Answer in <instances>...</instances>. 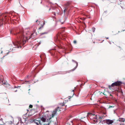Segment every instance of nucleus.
<instances>
[{"mask_svg": "<svg viewBox=\"0 0 125 125\" xmlns=\"http://www.w3.org/2000/svg\"><path fill=\"white\" fill-rule=\"evenodd\" d=\"M40 58L41 60L44 59L46 58L45 54H42L40 56Z\"/></svg>", "mask_w": 125, "mask_h": 125, "instance_id": "obj_12", "label": "nucleus"}, {"mask_svg": "<svg viewBox=\"0 0 125 125\" xmlns=\"http://www.w3.org/2000/svg\"><path fill=\"white\" fill-rule=\"evenodd\" d=\"M80 19H81L82 20H84L85 19V18H84L83 17V18H80Z\"/></svg>", "mask_w": 125, "mask_h": 125, "instance_id": "obj_20", "label": "nucleus"}, {"mask_svg": "<svg viewBox=\"0 0 125 125\" xmlns=\"http://www.w3.org/2000/svg\"><path fill=\"white\" fill-rule=\"evenodd\" d=\"M5 81H4L3 79L0 78V85L5 84Z\"/></svg>", "mask_w": 125, "mask_h": 125, "instance_id": "obj_10", "label": "nucleus"}, {"mask_svg": "<svg viewBox=\"0 0 125 125\" xmlns=\"http://www.w3.org/2000/svg\"><path fill=\"white\" fill-rule=\"evenodd\" d=\"M49 123L45 125L44 124V125H49Z\"/></svg>", "mask_w": 125, "mask_h": 125, "instance_id": "obj_29", "label": "nucleus"}, {"mask_svg": "<svg viewBox=\"0 0 125 125\" xmlns=\"http://www.w3.org/2000/svg\"><path fill=\"white\" fill-rule=\"evenodd\" d=\"M48 33V32H44L41 33H40V35H43L44 34H47Z\"/></svg>", "mask_w": 125, "mask_h": 125, "instance_id": "obj_16", "label": "nucleus"}, {"mask_svg": "<svg viewBox=\"0 0 125 125\" xmlns=\"http://www.w3.org/2000/svg\"><path fill=\"white\" fill-rule=\"evenodd\" d=\"M59 108V107H58L56 108L52 112V114L51 116V117L49 118V120H50L56 114L57 111L58 109Z\"/></svg>", "mask_w": 125, "mask_h": 125, "instance_id": "obj_5", "label": "nucleus"}, {"mask_svg": "<svg viewBox=\"0 0 125 125\" xmlns=\"http://www.w3.org/2000/svg\"><path fill=\"white\" fill-rule=\"evenodd\" d=\"M46 116H42L41 117V120L43 122H45L46 120Z\"/></svg>", "mask_w": 125, "mask_h": 125, "instance_id": "obj_9", "label": "nucleus"}, {"mask_svg": "<svg viewBox=\"0 0 125 125\" xmlns=\"http://www.w3.org/2000/svg\"><path fill=\"white\" fill-rule=\"evenodd\" d=\"M36 123L37 125H41V124L40 123V122L39 123V124L37 123Z\"/></svg>", "mask_w": 125, "mask_h": 125, "instance_id": "obj_26", "label": "nucleus"}, {"mask_svg": "<svg viewBox=\"0 0 125 125\" xmlns=\"http://www.w3.org/2000/svg\"><path fill=\"white\" fill-rule=\"evenodd\" d=\"M72 61H73L75 62V61H74V60H72Z\"/></svg>", "mask_w": 125, "mask_h": 125, "instance_id": "obj_35", "label": "nucleus"}, {"mask_svg": "<svg viewBox=\"0 0 125 125\" xmlns=\"http://www.w3.org/2000/svg\"><path fill=\"white\" fill-rule=\"evenodd\" d=\"M119 124L120 125H124V123H119Z\"/></svg>", "mask_w": 125, "mask_h": 125, "instance_id": "obj_23", "label": "nucleus"}, {"mask_svg": "<svg viewBox=\"0 0 125 125\" xmlns=\"http://www.w3.org/2000/svg\"><path fill=\"white\" fill-rule=\"evenodd\" d=\"M89 52V53H90V52Z\"/></svg>", "mask_w": 125, "mask_h": 125, "instance_id": "obj_41", "label": "nucleus"}, {"mask_svg": "<svg viewBox=\"0 0 125 125\" xmlns=\"http://www.w3.org/2000/svg\"><path fill=\"white\" fill-rule=\"evenodd\" d=\"M17 91V90H15V91H15V92H16V91Z\"/></svg>", "mask_w": 125, "mask_h": 125, "instance_id": "obj_37", "label": "nucleus"}, {"mask_svg": "<svg viewBox=\"0 0 125 125\" xmlns=\"http://www.w3.org/2000/svg\"><path fill=\"white\" fill-rule=\"evenodd\" d=\"M50 10V9H49V10Z\"/></svg>", "mask_w": 125, "mask_h": 125, "instance_id": "obj_39", "label": "nucleus"}, {"mask_svg": "<svg viewBox=\"0 0 125 125\" xmlns=\"http://www.w3.org/2000/svg\"><path fill=\"white\" fill-rule=\"evenodd\" d=\"M76 68V67H75L74 69L72 70V71H74V70Z\"/></svg>", "mask_w": 125, "mask_h": 125, "instance_id": "obj_32", "label": "nucleus"}, {"mask_svg": "<svg viewBox=\"0 0 125 125\" xmlns=\"http://www.w3.org/2000/svg\"><path fill=\"white\" fill-rule=\"evenodd\" d=\"M27 111H28V110H27Z\"/></svg>", "mask_w": 125, "mask_h": 125, "instance_id": "obj_42", "label": "nucleus"}, {"mask_svg": "<svg viewBox=\"0 0 125 125\" xmlns=\"http://www.w3.org/2000/svg\"><path fill=\"white\" fill-rule=\"evenodd\" d=\"M106 116L105 114L104 113L101 116H99V118L100 119H102L103 117H105Z\"/></svg>", "mask_w": 125, "mask_h": 125, "instance_id": "obj_14", "label": "nucleus"}, {"mask_svg": "<svg viewBox=\"0 0 125 125\" xmlns=\"http://www.w3.org/2000/svg\"><path fill=\"white\" fill-rule=\"evenodd\" d=\"M104 122L108 124V125H110L112 124L114 121L113 120L110 119H106L104 120Z\"/></svg>", "mask_w": 125, "mask_h": 125, "instance_id": "obj_7", "label": "nucleus"}, {"mask_svg": "<svg viewBox=\"0 0 125 125\" xmlns=\"http://www.w3.org/2000/svg\"><path fill=\"white\" fill-rule=\"evenodd\" d=\"M9 18V17H7L6 16H4L3 18L0 17V26L3 25L4 21L5 22H7Z\"/></svg>", "mask_w": 125, "mask_h": 125, "instance_id": "obj_3", "label": "nucleus"}, {"mask_svg": "<svg viewBox=\"0 0 125 125\" xmlns=\"http://www.w3.org/2000/svg\"><path fill=\"white\" fill-rule=\"evenodd\" d=\"M19 87V86H17V87H16L15 86H14V88H18Z\"/></svg>", "mask_w": 125, "mask_h": 125, "instance_id": "obj_28", "label": "nucleus"}, {"mask_svg": "<svg viewBox=\"0 0 125 125\" xmlns=\"http://www.w3.org/2000/svg\"><path fill=\"white\" fill-rule=\"evenodd\" d=\"M72 93L73 95L74 94V90H72Z\"/></svg>", "mask_w": 125, "mask_h": 125, "instance_id": "obj_24", "label": "nucleus"}, {"mask_svg": "<svg viewBox=\"0 0 125 125\" xmlns=\"http://www.w3.org/2000/svg\"><path fill=\"white\" fill-rule=\"evenodd\" d=\"M92 31L93 32H94L95 31V28L93 27L92 29Z\"/></svg>", "mask_w": 125, "mask_h": 125, "instance_id": "obj_18", "label": "nucleus"}, {"mask_svg": "<svg viewBox=\"0 0 125 125\" xmlns=\"http://www.w3.org/2000/svg\"><path fill=\"white\" fill-rule=\"evenodd\" d=\"M110 96H112V95L111 94H110Z\"/></svg>", "mask_w": 125, "mask_h": 125, "instance_id": "obj_33", "label": "nucleus"}, {"mask_svg": "<svg viewBox=\"0 0 125 125\" xmlns=\"http://www.w3.org/2000/svg\"><path fill=\"white\" fill-rule=\"evenodd\" d=\"M37 21H38V20H37L36 21V22H37Z\"/></svg>", "mask_w": 125, "mask_h": 125, "instance_id": "obj_38", "label": "nucleus"}, {"mask_svg": "<svg viewBox=\"0 0 125 125\" xmlns=\"http://www.w3.org/2000/svg\"><path fill=\"white\" fill-rule=\"evenodd\" d=\"M122 84V82L117 81L112 83L111 85H109V88L110 89H113V87L115 86H119Z\"/></svg>", "mask_w": 125, "mask_h": 125, "instance_id": "obj_4", "label": "nucleus"}, {"mask_svg": "<svg viewBox=\"0 0 125 125\" xmlns=\"http://www.w3.org/2000/svg\"><path fill=\"white\" fill-rule=\"evenodd\" d=\"M78 63H76V65H77V66H78Z\"/></svg>", "mask_w": 125, "mask_h": 125, "instance_id": "obj_34", "label": "nucleus"}, {"mask_svg": "<svg viewBox=\"0 0 125 125\" xmlns=\"http://www.w3.org/2000/svg\"><path fill=\"white\" fill-rule=\"evenodd\" d=\"M33 33H31V35H29L28 34L24 33L23 29H21L20 30L19 32L16 33H14V35H16V41L15 42H13V44L15 46V47L19 48L21 47L26 42L27 38V37H29V39L32 37V36Z\"/></svg>", "mask_w": 125, "mask_h": 125, "instance_id": "obj_1", "label": "nucleus"}, {"mask_svg": "<svg viewBox=\"0 0 125 125\" xmlns=\"http://www.w3.org/2000/svg\"><path fill=\"white\" fill-rule=\"evenodd\" d=\"M108 39V37H107V38H106V39Z\"/></svg>", "mask_w": 125, "mask_h": 125, "instance_id": "obj_36", "label": "nucleus"}, {"mask_svg": "<svg viewBox=\"0 0 125 125\" xmlns=\"http://www.w3.org/2000/svg\"><path fill=\"white\" fill-rule=\"evenodd\" d=\"M58 48L59 49H65V47L64 46H62L61 44H60L58 45L57 46Z\"/></svg>", "mask_w": 125, "mask_h": 125, "instance_id": "obj_13", "label": "nucleus"}, {"mask_svg": "<svg viewBox=\"0 0 125 125\" xmlns=\"http://www.w3.org/2000/svg\"><path fill=\"white\" fill-rule=\"evenodd\" d=\"M71 122L73 124H74L77 125H80V123L81 122V121L79 120L75 119L72 120Z\"/></svg>", "mask_w": 125, "mask_h": 125, "instance_id": "obj_6", "label": "nucleus"}, {"mask_svg": "<svg viewBox=\"0 0 125 125\" xmlns=\"http://www.w3.org/2000/svg\"><path fill=\"white\" fill-rule=\"evenodd\" d=\"M68 119H68L67 118V120H68Z\"/></svg>", "mask_w": 125, "mask_h": 125, "instance_id": "obj_40", "label": "nucleus"}, {"mask_svg": "<svg viewBox=\"0 0 125 125\" xmlns=\"http://www.w3.org/2000/svg\"><path fill=\"white\" fill-rule=\"evenodd\" d=\"M66 10V8H64V10H63L64 12H65Z\"/></svg>", "mask_w": 125, "mask_h": 125, "instance_id": "obj_25", "label": "nucleus"}, {"mask_svg": "<svg viewBox=\"0 0 125 125\" xmlns=\"http://www.w3.org/2000/svg\"><path fill=\"white\" fill-rule=\"evenodd\" d=\"M3 119L2 118H1L0 119V120L2 121H3Z\"/></svg>", "mask_w": 125, "mask_h": 125, "instance_id": "obj_30", "label": "nucleus"}, {"mask_svg": "<svg viewBox=\"0 0 125 125\" xmlns=\"http://www.w3.org/2000/svg\"><path fill=\"white\" fill-rule=\"evenodd\" d=\"M65 104H64V103H61V104H60V105L61 106H63L64 105H65Z\"/></svg>", "mask_w": 125, "mask_h": 125, "instance_id": "obj_19", "label": "nucleus"}, {"mask_svg": "<svg viewBox=\"0 0 125 125\" xmlns=\"http://www.w3.org/2000/svg\"><path fill=\"white\" fill-rule=\"evenodd\" d=\"M73 43L74 44H76V43H77L76 41V40H74V41H73Z\"/></svg>", "mask_w": 125, "mask_h": 125, "instance_id": "obj_21", "label": "nucleus"}, {"mask_svg": "<svg viewBox=\"0 0 125 125\" xmlns=\"http://www.w3.org/2000/svg\"><path fill=\"white\" fill-rule=\"evenodd\" d=\"M10 32L11 33V34H13V32L11 31H10Z\"/></svg>", "mask_w": 125, "mask_h": 125, "instance_id": "obj_31", "label": "nucleus"}, {"mask_svg": "<svg viewBox=\"0 0 125 125\" xmlns=\"http://www.w3.org/2000/svg\"><path fill=\"white\" fill-rule=\"evenodd\" d=\"M29 77V75H28L26 77V79H27V78H28Z\"/></svg>", "mask_w": 125, "mask_h": 125, "instance_id": "obj_27", "label": "nucleus"}, {"mask_svg": "<svg viewBox=\"0 0 125 125\" xmlns=\"http://www.w3.org/2000/svg\"><path fill=\"white\" fill-rule=\"evenodd\" d=\"M88 114L89 117L91 120L92 122H93V123H95L97 122V117L96 115H93L90 113H88Z\"/></svg>", "mask_w": 125, "mask_h": 125, "instance_id": "obj_2", "label": "nucleus"}, {"mask_svg": "<svg viewBox=\"0 0 125 125\" xmlns=\"http://www.w3.org/2000/svg\"><path fill=\"white\" fill-rule=\"evenodd\" d=\"M33 107V106L32 105H31V104H30L29 106V107L31 108H32Z\"/></svg>", "mask_w": 125, "mask_h": 125, "instance_id": "obj_22", "label": "nucleus"}, {"mask_svg": "<svg viewBox=\"0 0 125 125\" xmlns=\"http://www.w3.org/2000/svg\"><path fill=\"white\" fill-rule=\"evenodd\" d=\"M60 36L62 39L63 40H65L66 38V35H64L63 34H60Z\"/></svg>", "mask_w": 125, "mask_h": 125, "instance_id": "obj_8", "label": "nucleus"}, {"mask_svg": "<svg viewBox=\"0 0 125 125\" xmlns=\"http://www.w3.org/2000/svg\"><path fill=\"white\" fill-rule=\"evenodd\" d=\"M45 24V22L44 21L43 22V24L42 25V26L41 27L39 28V29H40L41 28H42L43 27V26H44V25Z\"/></svg>", "mask_w": 125, "mask_h": 125, "instance_id": "obj_17", "label": "nucleus"}, {"mask_svg": "<svg viewBox=\"0 0 125 125\" xmlns=\"http://www.w3.org/2000/svg\"><path fill=\"white\" fill-rule=\"evenodd\" d=\"M125 121V118H119L117 120V121H119L122 122H124Z\"/></svg>", "mask_w": 125, "mask_h": 125, "instance_id": "obj_11", "label": "nucleus"}, {"mask_svg": "<svg viewBox=\"0 0 125 125\" xmlns=\"http://www.w3.org/2000/svg\"><path fill=\"white\" fill-rule=\"evenodd\" d=\"M121 7H122V9H125V5H123L124 4L123 3H121Z\"/></svg>", "mask_w": 125, "mask_h": 125, "instance_id": "obj_15", "label": "nucleus"}]
</instances>
